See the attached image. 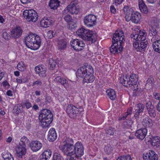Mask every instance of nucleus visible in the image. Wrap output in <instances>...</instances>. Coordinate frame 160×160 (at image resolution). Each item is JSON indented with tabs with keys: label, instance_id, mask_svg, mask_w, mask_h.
Returning <instances> with one entry per match:
<instances>
[{
	"label": "nucleus",
	"instance_id": "61",
	"mask_svg": "<svg viewBox=\"0 0 160 160\" xmlns=\"http://www.w3.org/2000/svg\"><path fill=\"white\" fill-rule=\"evenodd\" d=\"M110 10L111 12L113 13H115L116 12V9L113 5L111 6Z\"/></svg>",
	"mask_w": 160,
	"mask_h": 160
},
{
	"label": "nucleus",
	"instance_id": "64",
	"mask_svg": "<svg viewBox=\"0 0 160 160\" xmlns=\"http://www.w3.org/2000/svg\"><path fill=\"white\" fill-rule=\"evenodd\" d=\"M159 24L158 23L157 21H154L153 22V23L151 26V27H155V28H157L158 27V26Z\"/></svg>",
	"mask_w": 160,
	"mask_h": 160
},
{
	"label": "nucleus",
	"instance_id": "6",
	"mask_svg": "<svg viewBox=\"0 0 160 160\" xmlns=\"http://www.w3.org/2000/svg\"><path fill=\"white\" fill-rule=\"evenodd\" d=\"M138 81V77L135 74L131 75L129 78L126 77L125 79L123 78H120L119 79L120 82L122 85L127 87H132L133 91L139 89L137 84Z\"/></svg>",
	"mask_w": 160,
	"mask_h": 160
},
{
	"label": "nucleus",
	"instance_id": "36",
	"mask_svg": "<svg viewBox=\"0 0 160 160\" xmlns=\"http://www.w3.org/2000/svg\"><path fill=\"white\" fill-rule=\"evenodd\" d=\"M63 143L65 144L62 147H65L70 144H73L74 142L73 139L72 138L67 137L65 141Z\"/></svg>",
	"mask_w": 160,
	"mask_h": 160
},
{
	"label": "nucleus",
	"instance_id": "45",
	"mask_svg": "<svg viewBox=\"0 0 160 160\" xmlns=\"http://www.w3.org/2000/svg\"><path fill=\"white\" fill-rule=\"evenodd\" d=\"M117 160H132L131 156L127 155L118 157Z\"/></svg>",
	"mask_w": 160,
	"mask_h": 160
},
{
	"label": "nucleus",
	"instance_id": "34",
	"mask_svg": "<svg viewBox=\"0 0 160 160\" xmlns=\"http://www.w3.org/2000/svg\"><path fill=\"white\" fill-rule=\"evenodd\" d=\"M152 46L154 50L159 53H160V40H157L154 42Z\"/></svg>",
	"mask_w": 160,
	"mask_h": 160
},
{
	"label": "nucleus",
	"instance_id": "48",
	"mask_svg": "<svg viewBox=\"0 0 160 160\" xmlns=\"http://www.w3.org/2000/svg\"><path fill=\"white\" fill-rule=\"evenodd\" d=\"M64 19L68 23L72 22L73 20L72 17L69 14L66 15L64 17Z\"/></svg>",
	"mask_w": 160,
	"mask_h": 160
},
{
	"label": "nucleus",
	"instance_id": "47",
	"mask_svg": "<svg viewBox=\"0 0 160 160\" xmlns=\"http://www.w3.org/2000/svg\"><path fill=\"white\" fill-rule=\"evenodd\" d=\"M151 27L152 28L151 29H149V33H150V32L152 36H156L157 35L158 33V31L156 29V28L154 27Z\"/></svg>",
	"mask_w": 160,
	"mask_h": 160
},
{
	"label": "nucleus",
	"instance_id": "56",
	"mask_svg": "<svg viewBox=\"0 0 160 160\" xmlns=\"http://www.w3.org/2000/svg\"><path fill=\"white\" fill-rule=\"evenodd\" d=\"M138 33L136 34L135 32L133 33L131 35L130 37L131 38L135 40L136 41H138Z\"/></svg>",
	"mask_w": 160,
	"mask_h": 160
},
{
	"label": "nucleus",
	"instance_id": "60",
	"mask_svg": "<svg viewBox=\"0 0 160 160\" xmlns=\"http://www.w3.org/2000/svg\"><path fill=\"white\" fill-rule=\"evenodd\" d=\"M24 105L26 106L27 108L28 109L31 107V103L29 102H26L24 103Z\"/></svg>",
	"mask_w": 160,
	"mask_h": 160
},
{
	"label": "nucleus",
	"instance_id": "29",
	"mask_svg": "<svg viewBox=\"0 0 160 160\" xmlns=\"http://www.w3.org/2000/svg\"><path fill=\"white\" fill-rule=\"evenodd\" d=\"M147 34L144 30H139L138 37V41H145L146 40V36Z\"/></svg>",
	"mask_w": 160,
	"mask_h": 160
},
{
	"label": "nucleus",
	"instance_id": "26",
	"mask_svg": "<svg viewBox=\"0 0 160 160\" xmlns=\"http://www.w3.org/2000/svg\"><path fill=\"white\" fill-rule=\"evenodd\" d=\"M139 8L141 11L145 14H147L148 12L147 6L143 0H138Z\"/></svg>",
	"mask_w": 160,
	"mask_h": 160
},
{
	"label": "nucleus",
	"instance_id": "7",
	"mask_svg": "<svg viewBox=\"0 0 160 160\" xmlns=\"http://www.w3.org/2000/svg\"><path fill=\"white\" fill-rule=\"evenodd\" d=\"M23 15L28 21L33 22L37 20L38 17L37 12L33 9L24 10L23 12Z\"/></svg>",
	"mask_w": 160,
	"mask_h": 160
},
{
	"label": "nucleus",
	"instance_id": "19",
	"mask_svg": "<svg viewBox=\"0 0 160 160\" xmlns=\"http://www.w3.org/2000/svg\"><path fill=\"white\" fill-rule=\"evenodd\" d=\"M54 22L52 18H44L40 22V24L41 26L46 28L50 26L53 22Z\"/></svg>",
	"mask_w": 160,
	"mask_h": 160
},
{
	"label": "nucleus",
	"instance_id": "22",
	"mask_svg": "<svg viewBox=\"0 0 160 160\" xmlns=\"http://www.w3.org/2000/svg\"><path fill=\"white\" fill-rule=\"evenodd\" d=\"M54 81L59 84L62 85L64 87H67L68 86V81L65 78L61 77H57L54 79Z\"/></svg>",
	"mask_w": 160,
	"mask_h": 160
},
{
	"label": "nucleus",
	"instance_id": "21",
	"mask_svg": "<svg viewBox=\"0 0 160 160\" xmlns=\"http://www.w3.org/2000/svg\"><path fill=\"white\" fill-rule=\"evenodd\" d=\"M57 138V135L54 128H51L48 132V139L49 141L52 142L54 141Z\"/></svg>",
	"mask_w": 160,
	"mask_h": 160
},
{
	"label": "nucleus",
	"instance_id": "2",
	"mask_svg": "<svg viewBox=\"0 0 160 160\" xmlns=\"http://www.w3.org/2000/svg\"><path fill=\"white\" fill-rule=\"evenodd\" d=\"M93 69L91 66H84L79 68L76 73L77 77H79L83 79L84 82L91 83L94 80L95 77L92 74Z\"/></svg>",
	"mask_w": 160,
	"mask_h": 160
},
{
	"label": "nucleus",
	"instance_id": "24",
	"mask_svg": "<svg viewBox=\"0 0 160 160\" xmlns=\"http://www.w3.org/2000/svg\"><path fill=\"white\" fill-rule=\"evenodd\" d=\"M52 152L50 149L45 150L42 154L40 160H48L51 157Z\"/></svg>",
	"mask_w": 160,
	"mask_h": 160
},
{
	"label": "nucleus",
	"instance_id": "35",
	"mask_svg": "<svg viewBox=\"0 0 160 160\" xmlns=\"http://www.w3.org/2000/svg\"><path fill=\"white\" fill-rule=\"evenodd\" d=\"M29 142L28 138L25 136L22 137L20 139V141L19 142V145L26 147V144Z\"/></svg>",
	"mask_w": 160,
	"mask_h": 160
},
{
	"label": "nucleus",
	"instance_id": "3",
	"mask_svg": "<svg viewBox=\"0 0 160 160\" xmlns=\"http://www.w3.org/2000/svg\"><path fill=\"white\" fill-rule=\"evenodd\" d=\"M61 149L65 154L70 156L74 155L82 156L84 154V148L82 143L80 142H78L74 145L72 144L62 147Z\"/></svg>",
	"mask_w": 160,
	"mask_h": 160
},
{
	"label": "nucleus",
	"instance_id": "10",
	"mask_svg": "<svg viewBox=\"0 0 160 160\" xmlns=\"http://www.w3.org/2000/svg\"><path fill=\"white\" fill-rule=\"evenodd\" d=\"M67 10L71 14H77L79 11V8L75 1L71 2L67 7Z\"/></svg>",
	"mask_w": 160,
	"mask_h": 160
},
{
	"label": "nucleus",
	"instance_id": "54",
	"mask_svg": "<svg viewBox=\"0 0 160 160\" xmlns=\"http://www.w3.org/2000/svg\"><path fill=\"white\" fill-rule=\"evenodd\" d=\"M77 26V24L72 21V22H70L69 24L68 28L70 30H72L76 28Z\"/></svg>",
	"mask_w": 160,
	"mask_h": 160
},
{
	"label": "nucleus",
	"instance_id": "44",
	"mask_svg": "<svg viewBox=\"0 0 160 160\" xmlns=\"http://www.w3.org/2000/svg\"><path fill=\"white\" fill-rule=\"evenodd\" d=\"M137 109L136 111L141 113L143 112L145 108V106L142 103H139L137 105Z\"/></svg>",
	"mask_w": 160,
	"mask_h": 160
},
{
	"label": "nucleus",
	"instance_id": "13",
	"mask_svg": "<svg viewBox=\"0 0 160 160\" xmlns=\"http://www.w3.org/2000/svg\"><path fill=\"white\" fill-rule=\"evenodd\" d=\"M77 108L72 104L69 105L67 107V113L72 117H75L77 116V113L79 112Z\"/></svg>",
	"mask_w": 160,
	"mask_h": 160
},
{
	"label": "nucleus",
	"instance_id": "11",
	"mask_svg": "<svg viewBox=\"0 0 160 160\" xmlns=\"http://www.w3.org/2000/svg\"><path fill=\"white\" fill-rule=\"evenodd\" d=\"M143 158L145 160H158V155L153 151L150 150L143 154Z\"/></svg>",
	"mask_w": 160,
	"mask_h": 160
},
{
	"label": "nucleus",
	"instance_id": "43",
	"mask_svg": "<svg viewBox=\"0 0 160 160\" xmlns=\"http://www.w3.org/2000/svg\"><path fill=\"white\" fill-rule=\"evenodd\" d=\"M115 131V128L112 127H109L106 131V133L109 136H113Z\"/></svg>",
	"mask_w": 160,
	"mask_h": 160
},
{
	"label": "nucleus",
	"instance_id": "46",
	"mask_svg": "<svg viewBox=\"0 0 160 160\" xmlns=\"http://www.w3.org/2000/svg\"><path fill=\"white\" fill-rule=\"evenodd\" d=\"M2 36L3 38L5 40H9L10 38V35L8 34V33L6 32L5 30H3L2 31Z\"/></svg>",
	"mask_w": 160,
	"mask_h": 160
},
{
	"label": "nucleus",
	"instance_id": "8",
	"mask_svg": "<svg viewBox=\"0 0 160 160\" xmlns=\"http://www.w3.org/2000/svg\"><path fill=\"white\" fill-rule=\"evenodd\" d=\"M97 18L93 14H89L86 16L84 18V22L88 27H92L96 24Z\"/></svg>",
	"mask_w": 160,
	"mask_h": 160
},
{
	"label": "nucleus",
	"instance_id": "39",
	"mask_svg": "<svg viewBox=\"0 0 160 160\" xmlns=\"http://www.w3.org/2000/svg\"><path fill=\"white\" fill-rule=\"evenodd\" d=\"M104 150L106 154H109L112 153V148L110 144H108L105 146Z\"/></svg>",
	"mask_w": 160,
	"mask_h": 160
},
{
	"label": "nucleus",
	"instance_id": "4",
	"mask_svg": "<svg viewBox=\"0 0 160 160\" xmlns=\"http://www.w3.org/2000/svg\"><path fill=\"white\" fill-rule=\"evenodd\" d=\"M25 45L31 49L37 50L41 46V39L38 35L30 33L25 37Z\"/></svg>",
	"mask_w": 160,
	"mask_h": 160
},
{
	"label": "nucleus",
	"instance_id": "27",
	"mask_svg": "<svg viewBox=\"0 0 160 160\" xmlns=\"http://www.w3.org/2000/svg\"><path fill=\"white\" fill-rule=\"evenodd\" d=\"M151 144L152 146L156 148L160 147V137L158 136L152 137Z\"/></svg>",
	"mask_w": 160,
	"mask_h": 160
},
{
	"label": "nucleus",
	"instance_id": "31",
	"mask_svg": "<svg viewBox=\"0 0 160 160\" xmlns=\"http://www.w3.org/2000/svg\"><path fill=\"white\" fill-rule=\"evenodd\" d=\"M142 124L147 127H151L153 125L152 120L149 118H147L143 119Z\"/></svg>",
	"mask_w": 160,
	"mask_h": 160
},
{
	"label": "nucleus",
	"instance_id": "17",
	"mask_svg": "<svg viewBox=\"0 0 160 160\" xmlns=\"http://www.w3.org/2000/svg\"><path fill=\"white\" fill-rule=\"evenodd\" d=\"M147 132L146 128H141L137 130L135 133V135L137 138L141 140H143L146 136Z\"/></svg>",
	"mask_w": 160,
	"mask_h": 160
},
{
	"label": "nucleus",
	"instance_id": "23",
	"mask_svg": "<svg viewBox=\"0 0 160 160\" xmlns=\"http://www.w3.org/2000/svg\"><path fill=\"white\" fill-rule=\"evenodd\" d=\"M123 12L125 15V18L126 21H128L129 19L130 15L133 12V10L130 8L128 6H124L122 9Z\"/></svg>",
	"mask_w": 160,
	"mask_h": 160
},
{
	"label": "nucleus",
	"instance_id": "1",
	"mask_svg": "<svg viewBox=\"0 0 160 160\" xmlns=\"http://www.w3.org/2000/svg\"><path fill=\"white\" fill-rule=\"evenodd\" d=\"M125 41L124 36L122 31L119 32L116 31L114 33L112 38V43L110 48V52L113 54L121 52L123 48L122 44Z\"/></svg>",
	"mask_w": 160,
	"mask_h": 160
},
{
	"label": "nucleus",
	"instance_id": "30",
	"mask_svg": "<svg viewBox=\"0 0 160 160\" xmlns=\"http://www.w3.org/2000/svg\"><path fill=\"white\" fill-rule=\"evenodd\" d=\"M154 82V79L152 76L149 77L148 79L147 80L146 83L145 84V88L149 90L152 88L153 86Z\"/></svg>",
	"mask_w": 160,
	"mask_h": 160
},
{
	"label": "nucleus",
	"instance_id": "53",
	"mask_svg": "<svg viewBox=\"0 0 160 160\" xmlns=\"http://www.w3.org/2000/svg\"><path fill=\"white\" fill-rule=\"evenodd\" d=\"M55 34V33L51 30L47 32V36L49 38L51 39L54 37Z\"/></svg>",
	"mask_w": 160,
	"mask_h": 160
},
{
	"label": "nucleus",
	"instance_id": "41",
	"mask_svg": "<svg viewBox=\"0 0 160 160\" xmlns=\"http://www.w3.org/2000/svg\"><path fill=\"white\" fill-rule=\"evenodd\" d=\"M2 156L3 158L4 159L3 160H6L12 157V156L11 153L8 152H5L2 153Z\"/></svg>",
	"mask_w": 160,
	"mask_h": 160
},
{
	"label": "nucleus",
	"instance_id": "37",
	"mask_svg": "<svg viewBox=\"0 0 160 160\" xmlns=\"http://www.w3.org/2000/svg\"><path fill=\"white\" fill-rule=\"evenodd\" d=\"M140 42V41H135L133 43V46L137 51L142 52Z\"/></svg>",
	"mask_w": 160,
	"mask_h": 160
},
{
	"label": "nucleus",
	"instance_id": "16",
	"mask_svg": "<svg viewBox=\"0 0 160 160\" xmlns=\"http://www.w3.org/2000/svg\"><path fill=\"white\" fill-rule=\"evenodd\" d=\"M140 18L141 15L140 13L138 12H133L130 16L129 18H130L128 20L126 21L129 22L131 21L133 22L137 23L139 22Z\"/></svg>",
	"mask_w": 160,
	"mask_h": 160
},
{
	"label": "nucleus",
	"instance_id": "51",
	"mask_svg": "<svg viewBox=\"0 0 160 160\" xmlns=\"http://www.w3.org/2000/svg\"><path fill=\"white\" fill-rule=\"evenodd\" d=\"M52 160H62L60 154L57 152L54 153Z\"/></svg>",
	"mask_w": 160,
	"mask_h": 160
},
{
	"label": "nucleus",
	"instance_id": "32",
	"mask_svg": "<svg viewBox=\"0 0 160 160\" xmlns=\"http://www.w3.org/2000/svg\"><path fill=\"white\" fill-rule=\"evenodd\" d=\"M80 40L78 39L73 40L72 42H71V45L75 50L79 51H81L82 49L79 48V43Z\"/></svg>",
	"mask_w": 160,
	"mask_h": 160
},
{
	"label": "nucleus",
	"instance_id": "9",
	"mask_svg": "<svg viewBox=\"0 0 160 160\" xmlns=\"http://www.w3.org/2000/svg\"><path fill=\"white\" fill-rule=\"evenodd\" d=\"M97 37L96 33H93L92 31L88 29H86L82 39L85 40L91 41L92 43H94L97 40Z\"/></svg>",
	"mask_w": 160,
	"mask_h": 160
},
{
	"label": "nucleus",
	"instance_id": "62",
	"mask_svg": "<svg viewBox=\"0 0 160 160\" xmlns=\"http://www.w3.org/2000/svg\"><path fill=\"white\" fill-rule=\"evenodd\" d=\"M136 112L135 113L134 115V117L135 118V119H136L137 121L139 120V115L140 114V112H139L136 111Z\"/></svg>",
	"mask_w": 160,
	"mask_h": 160
},
{
	"label": "nucleus",
	"instance_id": "58",
	"mask_svg": "<svg viewBox=\"0 0 160 160\" xmlns=\"http://www.w3.org/2000/svg\"><path fill=\"white\" fill-rule=\"evenodd\" d=\"M154 98L157 100H158L160 102V94L158 93H154L153 94Z\"/></svg>",
	"mask_w": 160,
	"mask_h": 160
},
{
	"label": "nucleus",
	"instance_id": "15",
	"mask_svg": "<svg viewBox=\"0 0 160 160\" xmlns=\"http://www.w3.org/2000/svg\"><path fill=\"white\" fill-rule=\"evenodd\" d=\"M22 33V30L19 27H16L11 31V36L14 39L20 38Z\"/></svg>",
	"mask_w": 160,
	"mask_h": 160
},
{
	"label": "nucleus",
	"instance_id": "52",
	"mask_svg": "<svg viewBox=\"0 0 160 160\" xmlns=\"http://www.w3.org/2000/svg\"><path fill=\"white\" fill-rule=\"evenodd\" d=\"M133 121L131 119H127L124 122V124L128 127H130Z\"/></svg>",
	"mask_w": 160,
	"mask_h": 160
},
{
	"label": "nucleus",
	"instance_id": "63",
	"mask_svg": "<svg viewBox=\"0 0 160 160\" xmlns=\"http://www.w3.org/2000/svg\"><path fill=\"white\" fill-rule=\"evenodd\" d=\"M79 47L78 48H79L82 49L81 48H83L84 47L85 44L82 41L79 40Z\"/></svg>",
	"mask_w": 160,
	"mask_h": 160
},
{
	"label": "nucleus",
	"instance_id": "14",
	"mask_svg": "<svg viewBox=\"0 0 160 160\" xmlns=\"http://www.w3.org/2000/svg\"><path fill=\"white\" fill-rule=\"evenodd\" d=\"M42 146V144L38 141H32L30 143V147L33 152L38 151L41 148Z\"/></svg>",
	"mask_w": 160,
	"mask_h": 160
},
{
	"label": "nucleus",
	"instance_id": "12",
	"mask_svg": "<svg viewBox=\"0 0 160 160\" xmlns=\"http://www.w3.org/2000/svg\"><path fill=\"white\" fill-rule=\"evenodd\" d=\"M148 113L151 118H155L156 113L155 108L152 104L151 102H147L146 104Z\"/></svg>",
	"mask_w": 160,
	"mask_h": 160
},
{
	"label": "nucleus",
	"instance_id": "38",
	"mask_svg": "<svg viewBox=\"0 0 160 160\" xmlns=\"http://www.w3.org/2000/svg\"><path fill=\"white\" fill-rule=\"evenodd\" d=\"M86 29L83 28H81L77 30L76 32L77 34L82 39L83 36L84 35L85 31Z\"/></svg>",
	"mask_w": 160,
	"mask_h": 160
},
{
	"label": "nucleus",
	"instance_id": "55",
	"mask_svg": "<svg viewBox=\"0 0 160 160\" xmlns=\"http://www.w3.org/2000/svg\"><path fill=\"white\" fill-rule=\"evenodd\" d=\"M81 156L76 155L75 156H71L69 160H82L81 158Z\"/></svg>",
	"mask_w": 160,
	"mask_h": 160
},
{
	"label": "nucleus",
	"instance_id": "5",
	"mask_svg": "<svg viewBox=\"0 0 160 160\" xmlns=\"http://www.w3.org/2000/svg\"><path fill=\"white\" fill-rule=\"evenodd\" d=\"M39 119L43 128L49 126L53 120V115L49 110L44 109L41 110L39 112Z\"/></svg>",
	"mask_w": 160,
	"mask_h": 160
},
{
	"label": "nucleus",
	"instance_id": "49",
	"mask_svg": "<svg viewBox=\"0 0 160 160\" xmlns=\"http://www.w3.org/2000/svg\"><path fill=\"white\" fill-rule=\"evenodd\" d=\"M24 64L23 62H21L19 63L17 66L18 69L19 71H23L25 69V67L23 66Z\"/></svg>",
	"mask_w": 160,
	"mask_h": 160
},
{
	"label": "nucleus",
	"instance_id": "40",
	"mask_svg": "<svg viewBox=\"0 0 160 160\" xmlns=\"http://www.w3.org/2000/svg\"><path fill=\"white\" fill-rule=\"evenodd\" d=\"M140 42L142 52H145L147 47L148 41H140Z\"/></svg>",
	"mask_w": 160,
	"mask_h": 160
},
{
	"label": "nucleus",
	"instance_id": "33",
	"mask_svg": "<svg viewBox=\"0 0 160 160\" xmlns=\"http://www.w3.org/2000/svg\"><path fill=\"white\" fill-rule=\"evenodd\" d=\"M58 47L59 49L63 50L66 48L67 42L65 39H61L58 40Z\"/></svg>",
	"mask_w": 160,
	"mask_h": 160
},
{
	"label": "nucleus",
	"instance_id": "25",
	"mask_svg": "<svg viewBox=\"0 0 160 160\" xmlns=\"http://www.w3.org/2000/svg\"><path fill=\"white\" fill-rule=\"evenodd\" d=\"M60 2L58 0H50L48 6L50 9L54 10L60 6Z\"/></svg>",
	"mask_w": 160,
	"mask_h": 160
},
{
	"label": "nucleus",
	"instance_id": "28",
	"mask_svg": "<svg viewBox=\"0 0 160 160\" xmlns=\"http://www.w3.org/2000/svg\"><path fill=\"white\" fill-rule=\"evenodd\" d=\"M106 92L110 99L114 100L116 98V93L113 89L109 88L106 91Z\"/></svg>",
	"mask_w": 160,
	"mask_h": 160
},
{
	"label": "nucleus",
	"instance_id": "50",
	"mask_svg": "<svg viewBox=\"0 0 160 160\" xmlns=\"http://www.w3.org/2000/svg\"><path fill=\"white\" fill-rule=\"evenodd\" d=\"M142 92V90L140 88L138 90H135L133 92V96H140Z\"/></svg>",
	"mask_w": 160,
	"mask_h": 160
},
{
	"label": "nucleus",
	"instance_id": "42",
	"mask_svg": "<svg viewBox=\"0 0 160 160\" xmlns=\"http://www.w3.org/2000/svg\"><path fill=\"white\" fill-rule=\"evenodd\" d=\"M49 64L50 65V69L53 70L56 65V62L52 59H50L49 61Z\"/></svg>",
	"mask_w": 160,
	"mask_h": 160
},
{
	"label": "nucleus",
	"instance_id": "59",
	"mask_svg": "<svg viewBox=\"0 0 160 160\" xmlns=\"http://www.w3.org/2000/svg\"><path fill=\"white\" fill-rule=\"evenodd\" d=\"M42 84V82L40 81L37 80L33 82L32 83V85L33 86H34L35 85H37L38 86H41Z\"/></svg>",
	"mask_w": 160,
	"mask_h": 160
},
{
	"label": "nucleus",
	"instance_id": "20",
	"mask_svg": "<svg viewBox=\"0 0 160 160\" xmlns=\"http://www.w3.org/2000/svg\"><path fill=\"white\" fill-rule=\"evenodd\" d=\"M26 147L19 145L16 148L17 156L21 158L22 156L24 155L26 153Z\"/></svg>",
	"mask_w": 160,
	"mask_h": 160
},
{
	"label": "nucleus",
	"instance_id": "57",
	"mask_svg": "<svg viewBox=\"0 0 160 160\" xmlns=\"http://www.w3.org/2000/svg\"><path fill=\"white\" fill-rule=\"evenodd\" d=\"M14 112L17 114H18L21 112V110L20 108L18 107V106L17 105L15 106L13 108Z\"/></svg>",
	"mask_w": 160,
	"mask_h": 160
},
{
	"label": "nucleus",
	"instance_id": "18",
	"mask_svg": "<svg viewBox=\"0 0 160 160\" xmlns=\"http://www.w3.org/2000/svg\"><path fill=\"white\" fill-rule=\"evenodd\" d=\"M36 73L42 77H44L46 76V69L44 66L40 65L36 66L35 68Z\"/></svg>",
	"mask_w": 160,
	"mask_h": 160
}]
</instances>
